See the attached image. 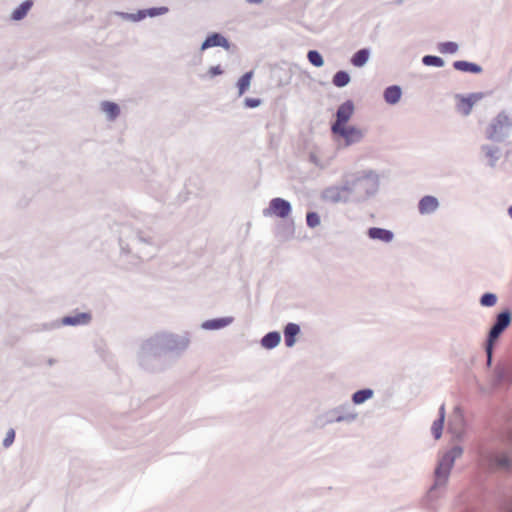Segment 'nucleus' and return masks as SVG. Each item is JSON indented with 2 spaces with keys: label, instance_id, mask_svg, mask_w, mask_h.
I'll return each mask as SVG.
<instances>
[{
  "label": "nucleus",
  "instance_id": "nucleus-42",
  "mask_svg": "<svg viewBox=\"0 0 512 512\" xmlns=\"http://www.w3.org/2000/svg\"><path fill=\"white\" fill-rule=\"evenodd\" d=\"M261 104V100L258 98H246L244 100V105L247 108H256Z\"/></svg>",
  "mask_w": 512,
  "mask_h": 512
},
{
  "label": "nucleus",
  "instance_id": "nucleus-6",
  "mask_svg": "<svg viewBox=\"0 0 512 512\" xmlns=\"http://www.w3.org/2000/svg\"><path fill=\"white\" fill-rule=\"evenodd\" d=\"M359 418L354 405L348 401L343 402L318 417L321 427L335 423L352 424Z\"/></svg>",
  "mask_w": 512,
  "mask_h": 512
},
{
  "label": "nucleus",
  "instance_id": "nucleus-33",
  "mask_svg": "<svg viewBox=\"0 0 512 512\" xmlns=\"http://www.w3.org/2000/svg\"><path fill=\"white\" fill-rule=\"evenodd\" d=\"M350 75L346 71H338L332 78V83L339 88L345 87L350 83Z\"/></svg>",
  "mask_w": 512,
  "mask_h": 512
},
{
  "label": "nucleus",
  "instance_id": "nucleus-10",
  "mask_svg": "<svg viewBox=\"0 0 512 512\" xmlns=\"http://www.w3.org/2000/svg\"><path fill=\"white\" fill-rule=\"evenodd\" d=\"M292 211V206L289 201L276 197L273 198L267 208L263 209V216L265 217H278L281 219L287 218Z\"/></svg>",
  "mask_w": 512,
  "mask_h": 512
},
{
  "label": "nucleus",
  "instance_id": "nucleus-5",
  "mask_svg": "<svg viewBox=\"0 0 512 512\" xmlns=\"http://www.w3.org/2000/svg\"><path fill=\"white\" fill-rule=\"evenodd\" d=\"M477 464L486 471H510L512 469V455L501 449L482 448L478 452Z\"/></svg>",
  "mask_w": 512,
  "mask_h": 512
},
{
  "label": "nucleus",
  "instance_id": "nucleus-15",
  "mask_svg": "<svg viewBox=\"0 0 512 512\" xmlns=\"http://www.w3.org/2000/svg\"><path fill=\"white\" fill-rule=\"evenodd\" d=\"M354 112V104L348 100L342 103L336 112V120L331 126V131L346 126Z\"/></svg>",
  "mask_w": 512,
  "mask_h": 512
},
{
  "label": "nucleus",
  "instance_id": "nucleus-27",
  "mask_svg": "<svg viewBox=\"0 0 512 512\" xmlns=\"http://www.w3.org/2000/svg\"><path fill=\"white\" fill-rule=\"evenodd\" d=\"M446 411H445V405L442 404L439 408V417L436 419L431 426V432L433 437L438 440L442 436V431L444 427V421H445Z\"/></svg>",
  "mask_w": 512,
  "mask_h": 512
},
{
  "label": "nucleus",
  "instance_id": "nucleus-11",
  "mask_svg": "<svg viewBox=\"0 0 512 512\" xmlns=\"http://www.w3.org/2000/svg\"><path fill=\"white\" fill-rule=\"evenodd\" d=\"M491 384L494 387L509 386L512 384V363H498L493 369Z\"/></svg>",
  "mask_w": 512,
  "mask_h": 512
},
{
  "label": "nucleus",
  "instance_id": "nucleus-45",
  "mask_svg": "<svg viewBox=\"0 0 512 512\" xmlns=\"http://www.w3.org/2000/svg\"><path fill=\"white\" fill-rule=\"evenodd\" d=\"M506 512H512V502L509 504V506L507 507V510Z\"/></svg>",
  "mask_w": 512,
  "mask_h": 512
},
{
  "label": "nucleus",
  "instance_id": "nucleus-35",
  "mask_svg": "<svg viewBox=\"0 0 512 512\" xmlns=\"http://www.w3.org/2000/svg\"><path fill=\"white\" fill-rule=\"evenodd\" d=\"M422 63L425 65V66H433V67H443L445 62L444 60L439 57V56H434V55H425L423 58H422Z\"/></svg>",
  "mask_w": 512,
  "mask_h": 512
},
{
  "label": "nucleus",
  "instance_id": "nucleus-1",
  "mask_svg": "<svg viewBox=\"0 0 512 512\" xmlns=\"http://www.w3.org/2000/svg\"><path fill=\"white\" fill-rule=\"evenodd\" d=\"M190 343L188 332L181 334L169 331L157 332L142 343L138 353L139 363L149 371L161 370L159 362L162 356L169 354L179 358L189 348Z\"/></svg>",
  "mask_w": 512,
  "mask_h": 512
},
{
  "label": "nucleus",
  "instance_id": "nucleus-12",
  "mask_svg": "<svg viewBox=\"0 0 512 512\" xmlns=\"http://www.w3.org/2000/svg\"><path fill=\"white\" fill-rule=\"evenodd\" d=\"M332 133L344 141L345 147L360 143L365 137V131L355 126H344L333 130Z\"/></svg>",
  "mask_w": 512,
  "mask_h": 512
},
{
  "label": "nucleus",
  "instance_id": "nucleus-38",
  "mask_svg": "<svg viewBox=\"0 0 512 512\" xmlns=\"http://www.w3.org/2000/svg\"><path fill=\"white\" fill-rule=\"evenodd\" d=\"M309 160L311 163H313L316 167L320 169H325L329 166L330 161L329 160H323L316 152H311L309 154Z\"/></svg>",
  "mask_w": 512,
  "mask_h": 512
},
{
  "label": "nucleus",
  "instance_id": "nucleus-44",
  "mask_svg": "<svg viewBox=\"0 0 512 512\" xmlns=\"http://www.w3.org/2000/svg\"><path fill=\"white\" fill-rule=\"evenodd\" d=\"M249 4H261L263 0H245Z\"/></svg>",
  "mask_w": 512,
  "mask_h": 512
},
{
  "label": "nucleus",
  "instance_id": "nucleus-32",
  "mask_svg": "<svg viewBox=\"0 0 512 512\" xmlns=\"http://www.w3.org/2000/svg\"><path fill=\"white\" fill-rule=\"evenodd\" d=\"M253 78V71L246 72L237 82L238 87V95H243L251 85V80Z\"/></svg>",
  "mask_w": 512,
  "mask_h": 512
},
{
  "label": "nucleus",
  "instance_id": "nucleus-13",
  "mask_svg": "<svg viewBox=\"0 0 512 512\" xmlns=\"http://www.w3.org/2000/svg\"><path fill=\"white\" fill-rule=\"evenodd\" d=\"M169 12L168 7L162 6V7H152L148 9L138 10L136 13H126V12H119L118 15L121 17V19L125 21L130 22H139L146 17H156L165 15Z\"/></svg>",
  "mask_w": 512,
  "mask_h": 512
},
{
  "label": "nucleus",
  "instance_id": "nucleus-2",
  "mask_svg": "<svg viewBox=\"0 0 512 512\" xmlns=\"http://www.w3.org/2000/svg\"><path fill=\"white\" fill-rule=\"evenodd\" d=\"M119 244L122 255L132 256L136 260L150 259L159 250V244L150 233L128 225H123L120 230Z\"/></svg>",
  "mask_w": 512,
  "mask_h": 512
},
{
  "label": "nucleus",
  "instance_id": "nucleus-36",
  "mask_svg": "<svg viewBox=\"0 0 512 512\" xmlns=\"http://www.w3.org/2000/svg\"><path fill=\"white\" fill-rule=\"evenodd\" d=\"M308 61L315 67H322L324 65V59L317 50H310L307 53Z\"/></svg>",
  "mask_w": 512,
  "mask_h": 512
},
{
  "label": "nucleus",
  "instance_id": "nucleus-28",
  "mask_svg": "<svg viewBox=\"0 0 512 512\" xmlns=\"http://www.w3.org/2000/svg\"><path fill=\"white\" fill-rule=\"evenodd\" d=\"M281 342V335L278 331H272L264 335L261 339V346L265 349H273Z\"/></svg>",
  "mask_w": 512,
  "mask_h": 512
},
{
  "label": "nucleus",
  "instance_id": "nucleus-22",
  "mask_svg": "<svg viewBox=\"0 0 512 512\" xmlns=\"http://www.w3.org/2000/svg\"><path fill=\"white\" fill-rule=\"evenodd\" d=\"M91 318V314L89 313H77L75 315L63 317L61 320V324L64 326L87 325L90 323Z\"/></svg>",
  "mask_w": 512,
  "mask_h": 512
},
{
  "label": "nucleus",
  "instance_id": "nucleus-34",
  "mask_svg": "<svg viewBox=\"0 0 512 512\" xmlns=\"http://www.w3.org/2000/svg\"><path fill=\"white\" fill-rule=\"evenodd\" d=\"M459 49V46L456 42L448 41L442 42L438 45V50L442 54H455Z\"/></svg>",
  "mask_w": 512,
  "mask_h": 512
},
{
  "label": "nucleus",
  "instance_id": "nucleus-3",
  "mask_svg": "<svg viewBox=\"0 0 512 512\" xmlns=\"http://www.w3.org/2000/svg\"><path fill=\"white\" fill-rule=\"evenodd\" d=\"M462 454V447L455 445L440 457L434 471V483L421 499V507L423 509L429 512L438 511L437 501L440 498L438 490L447 485L455 460L460 458Z\"/></svg>",
  "mask_w": 512,
  "mask_h": 512
},
{
  "label": "nucleus",
  "instance_id": "nucleus-29",
  "mask_svg": "<svg viewBox=\"0 0 512 512\" xmlns=\"http://www.w3.org/2000/svg\"><path fill=\"white\" fill-rule=\"evenodd\" d=\"M370 58V50L363 48L358 50L351 58V63L355 67H363L366 65Z\"/></svg>",
  "mask_w": 512,
  "mask_h": 512
},
{
  "label": "nucleus",
  "instance_id": "nucleus-40",
  "mask_svg": "<svg viewBox=\"0 0 512 512\" xmlns=\"http://www.w3.org/2000/svg\"><path fill=\"white\" fill-rule=\"evenodd\" d=\"M495 343L486 342L485 343V353L487 357V366L491 367L493 361V351H494Z\"/></svg>",
  "mask_w": 512,
  "mask_h": 512
},
{
  "label": "nucleus",
  "instance_id": "nucleus-31",
  "mask_svg": "<svg viewBox=\"0 0 512 512\" xmlns=\"http://www.w3.org/2000/svg\"><path fill=\"white\" fill-rule=\"evenodd\" d=\"M453 67L456 70L462 71V72L480 73L482 71V68L479 65H477L475 63L463 61V60L455 61L453 63Z\"/></svg>",
  "mask_w": 512,
  "mask_h": 512
},
{
  "label": "nucleus",
  "instance_id": "nucleus-30",
  "mask_svg": "<svg viewBox=\"0 0 512 512\" xmlns=\"http://www.w3.org/2000/svg\"><path fill=\"white\" fill-rule=\"evenodd\" d=\"M374 395V391L370 388L358 390L352 394L351 400L354 405H361L367 400L371 399Z\"/></svg>",
  "mask_w": 512,
  "mask_h": 512
},
{
  "label": "nucleus",
  "instance_id": "nucleus-25",
  "mask_svg": "<svg viewBox=\"0 0 512 512\" xmlns=\"http://www.w3.org/2000/svg\"><path fill=\"white\" fill-rule=\"evenodd\" d=\"M402 97V89L399 85H391L384 89L383 98L389 105H396Z\"/></svg>",
  "mask_w": 512,
  "mask_h": 512
},
{
  "label": "nucleus",
  "instance_id": "nucleus-19",
  "mask_svg": "<svg viewBox=\"0 0 512 512\" xmlns=\"http://www.w3.org/2000/svg\"><path fill=\"white\" fill-rule=\"evenodd\" d=\"M439 200L435 196L426 195L418 202V211L421 215H430L438 210Z\"/></svg>",
  "mask_w": 512,
  "mask_h": 512
},
{
  "label": "nucleus",
  "instance_id": "nucleus-18",
  "mask_svg": "<svg viewBox=\"0 0 512 512\" xmlns=\"http://www.w3.org/2000/svg\"><path fill=\"white\" fill-rule=\"evenodd\" d=\"M455 98L458 100L456 105L457 111L464 116H468L472 111L473 105L480 99V96L477 94H471L468 97H464L457 94Z\"/></svg>",
  "mask_w": 512,
  "mask_h": 512
},
{
  "label": "nucleus",
  "instance_id": "nucleus-48",
  "mask_svg": "<svg viewBox=\"0 0 512 512\" xmlns=\"http://www.w3.org/2000/svg\"><path fill=\"white\" fill-rule=\"evenodd\" d=\"M510 437H511V441H512V431H511V435H510Z\"/></svg>",
  "mask_w": 512,
  "mask_h": 512
},
{
  "label": "nucleus",
  "instance_id": "nucleus-24",
  "mask_svg": "<svg viewBox=\"0 0 512 512\" xmlns=\"http://www.w3.org/2000/svg\"><path fill=\"white\" fill-rule=\"evenodd\" d=\"M100 111L110 122L115 121L120 115V107L117 103L111 101H102L100 103Z\"/></svg>",
  "mask_w": 512,
  "mask_h": 512
},
{
  "label": "nucleus",
  "instance_id": "nucleus-7",
  "mask_svg": "<svg viewBox=\"0 0 512 512\" xmlns=\"http://www.w3.org/2000/svg\"><path fill=\"white\" fill-rule=\"evenodd\" d=\"M485 134L487 139L495 142H503L510 138L512 136V116L508 115L506 111H501L491 120Z\"/></svg>",
  "mask_w": 512,
  "mask_h": 512
},
{
  "label": "nucleus",
  "instance_id": "nucleus-37",
  "mask_svg": "<svg viewBox=\"0 0 512 512\" xmlns=\"http://www.w3.org/2000/svg\"><path fill=\"white\" fill-rule=\"evenodd\" d=\"M497 299L496 294L487 292L480 297L479 302L483 307H493L497 303Z\"/></svg>",
  "mask_w": 512,
  "mask_h": 512
},
{
  "label": "nucleus",
  "instance_id": "nucleus-41",
  "mask_svg": "<svg viewBox=\"0 0 512 512\" xmlns=\"http://www.w3.org/2000/svg\"><path fill=\"white\" fill-rule=\"evenodd\" d=\"M14 439H15V431L14 429H9L6 433V436L3 440V446L5 448H8L12 445V443L14 442Z\"/></svg>",
  "mask_w": 512,
  "mask_h": 512
},
{
  "label": "nucleus",
  "instance_id": "nucleus-39",
  "mask_svg": "<svg viewBox=\"0 0 512 512\" xmlns=\"http://www.w3.org/2000/svg\"><path fill=\"white\" fill-rule=\"evenodd\" d=\"M306 223L310 228H315L320 225V216L316 212H308L306 215Z\"/></svg>",
  "mask_w": 512,
  "mask_h": 512
},
{
  "label": "nucleus",
  "instance_id": "nucleus-20",
  "mask_svg": "<svg viewBox=\"0 0 512 512\" xmlns=\"http://www.w3.org/2000/svg\"><path fill=\"white\" fill-rule=\"evenodd\" d=\"M367 236L372 240H377L383 243H390L394 239V233L391 230L371 227L367 230Z\"/></svg>",
  "mask_w": 512,
  "mask_h": 512
},
{
  "label": "nucleus",
  "instance_id": "nucleus-23",
  "mask_svg": "<svg viewBox=\"0 0 512 512\" xmlns=\"http://www.w3.org/2000/svg\"><path fill=\"white\" fill-rule=\"evenodd\" d=\"M33 6V0L23 1L20 5L12 10L10 14V20L15 22L23 20L28 15Z\"/></svg>",
  "mask_w": 512,
  "mask_h": 512
},
{
  "label": "nucleus",
  "instance_id": "nucleus-21",
  "mask_svg": "<svg viewBox=\"0 0 512 512\" xmlns=\"http://www.w3.org/2000/svg\"><path fill=\"white\" fill-rule=\"evenodd\" d=\"M234 321V318L231 316L228 317H222V318H215V319H209L201 323V328L203 330H220L223 329L229 325H231Z\"/></svg>",
  "mask_w": 512,
  "mask_h": 512
},
{
  "label": "nucleus",
  "instance_id": "nucleus-9",
  "mask_svg": "<svg viewBox=\"0 0 512 512\" xmlns=\"http://www.w3.org/2000/svg\"><path fill=\"white\" fill-rule=\"evenodd\" d=\"M512 321V315L509 310H504L498 313L495 317V321L492 324L486 342L495 343L501 336V334L509 327Z\"/></svg>",
  "mask_w": 512,
  "mask_h": 512
},
{
  "label": "nucleus",
  "instance_id": "nucleus-47",
  "mask_svg": "<svg viewBox=\"0 0 512 512\" xmlns=\"http://www.w3.org/2000/svg\"><path fill=\"white\" fill-rule=\"evenodd\" d=\"M404 0H396V4L400 5L403 3Z\"/></svg>",
  "mask_w": 512,
  "mask_h": 512
},
{
  "label": "nucleus",
  "instance_id": "nucleus-4",
  "mask_svg": "<svg viewBox=\"0 0 512 512\" xmlns=\"http://www.w3.org/2000/svg\"><path fill=\"white\" fill-rule=\"evenodd\" d=\"M352 203L360 204L375 197L380 189V176L372 169L359 170L344 175Z\"/></svg>",
  "mask_w": 512,
  "mask_h": 512
},
{
  "label": "nucleus",
  "instance_id": "nucleus-14",
  "mask_svg": "<svg viewBox=\"0 0 512 512\" xmlns=\"http://www.w3.org/2000/svg\"><path fill=\"white\" fill-rule=\"evenodd\" d=\"M464 418L460 407H455L452 417L448 422V431L452 435V440L461 442L464 437Z\"/></svg>",
  "mask_w": 512,
  "mask_h": 512
},
{
  "label": "nucleus",
  "instance_id": "nucleus-43",
  "mask_svg": "<svg viewBox=\"0 0 512 512\" xmlns=\"http://www.w3.org/2000/svg\"><path fill=\"white\" fill-rule=\"evenodd\" d=\"M207 74L209 75L210 78H213L215 76L223 74V70L221 69V67L219 65L212 66L209 68Z\"/></svg>",
  "mask_w": 512,
  "mask_h": 512
},
{
  "label": "nucleus",
  "instance_id": "nucleus-8",
  "mask_svg": "<svg viewBox=\"0 0 512 512\" xmlns=\"http://www.w3.org/2000/svg\"><path fill=\"white\" fill-rule=\"evenodd\" d=\"M321 199L324 202L331 203V204L352 203V198L349 194V189H348V186L346 184L344 177L342 178L341 184L332 185V186L325 188L321 192Z\"/></svg>",
  "mask_w": 512,
  "mask_h": 512
},
{
  "label": "nucleus",
  "instance_id": "nucleus-16",
  "mask_svg": "<svg viewBox=\"0 0 512 512\" xmlns=\"http://www.w3.org/2000/svg\"><path fill=\"white\" fill-rule=\"evenodd\" d=\"M481 155L487 160L489 167L494 168L501 158V149L493 144H483L480 147Z\"/></svg>",
  "mask_w": 512,
  "mask_h": 512
},
{
  "label": "nucleus",
  "instance_id": "nucleus-26",
  "mask_svg": "<svg viewBox=\"0 0 512 512\" xmlns=\"http://www.w3.org/2000/svg\"><path fill=\"white\" fill-rule=\"evenodd\" d=\"M300 326L295 323H288L284 327V339L287 347L291 348L296 343V337L300 334Z\"/></svg>",
  "mask_w": 512,
  "mask_h": 512
},
{
  "label": "nucleus",
  "instance_id": "nucleus-46",
  "mask_svg": "<svg viewBox=\"0 0 512 512\" xmlns=\"http://www.w3.org/2000/svg\"><path fill=\"white\" fill-rule=\"evenodd\" d=\"M508 215L512 218V206L508 208Z\"/></svg>",
  "mask_w": 512,
  "mask_h": 512
},
{
  "label": "nucleus",
  "instance_id": "nucleus-17",
  "mask_svg": "<svg viewBox=\"0 0 512 512\" xmlns=\"http://www.w3.org/2000/svg\"><path fill=\"white\" fill-rule=\"evenodd\" d=\"M212 47H222L226 50L230 49V43L222 34L214 32L206 37L201 44V50H207Z\"/></svg>",
  "mask_w": 512,
  "mask_h": 512
}]
</instances>
